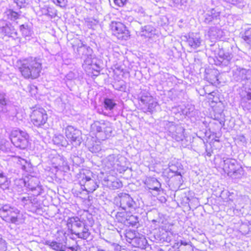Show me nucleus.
<instances>
[{
	"label": "nucleus",
	"instance_id": "4be33fe9",
	"mask_svg": "<svg viewBox=\"0 0 251 251\" xmlns=\"http://www.w3.org/2000/svg\"><path fill=\"white\" fill-rule=\"evenodd\" d=\"M127 1V0H114V2L116 5L122 7L126 4Z\"/></svg>",
	"mask_w": 251,
	"mask_h": 251
},
{
	"label": "nucleus",
	"instance_id": "f257e3e1",
	"mask_svg": "<svg viewBox=\"0 0 251 251\" xmlns=\"http://www.w3.org/2000/svg\"><path fill=\"white\" fill-rule=\"evenodd\" d=\"M17 64L18 71L25 79L34 80L40 77L43 67L39 58L30 57L20 59Z\"/></svg>",
	"mask_w": 251,
	"mask_h": 251
},
{
	"label": "nucleus",
	"instance_id": "ddd939ff",
	"mask_svg": "<svg viewBox=\"0 0 251 251\" xmlns=\"http://www.w3.org/2000/svg\"><path fill=\"white\" fill-rule=\"evenodd\" d=\"M104 107L105 109L112 110L117 105L113 99L105 98L103 101Z\"/></svg>",
	"mask_w": 251,
	"mask_h": 251
},
{
	"label": "nucleus",
	"instance_id": "412c9836",
	"mask_svg": "<svg viewBox=\"0 0 251 251\" xmlns=\"http://www.w3.org/2000/svg\"><path fill=\"white\" fill-rule=\"evenodd\" d=\"M28 90L27 91L29 96L33 97L37 94V87L35 86L30 85L28 86Z\"/></svg>",
	"mask_w": 251,
	"mask_h": 251
},
{
	"label": "nucleus",
	"instance_id": "f03ea898",
	"mask_svg": "<svg viewBox=\"0 0 251 251\" xmlns=\"http://www.w3.org/2000/svg\"><path fill=\"white\" fill-rule=\"evenodd\" d=\"M66 226L70 230V233L76 235L79 238L85 240L90 235L86 225L78 217H69L67 220Z\"/></svg>",
	"mask_w": 251,
	"mask_h": 251
},
{
	"label": "nucleus",
	"instance_id": "423d86ee",
	"mask_svg": "<svg viewBox=\"0 0 251 251\" xmlns=\"http://www.w3.org/2000/svg\"><path fill=\"white\" fill-rule=\"evenodd\" d=\"M10 138L15 146L22 149L26 148L29 144V135L27 133L19 129L11 131Z\"/></svg>",
	"mask_w": 251,
	"mask_h": 251
},
{
	"label": "nucleus",
	"instance_id": "bb28decb",
	"mask_svg": "<svg viewBox=\"0 0 251 251\" xmlns=\"http://www.w3.org/2000/svg\"><path fill=\"white\" fill-rule=\"evenodd\" d=\"M75 244L76 245V246L75 247L70 246L68 247V249L71 250L72 251H77V249H78V246L77 245V241H75Z\"/></svg>",
	"mask_w": 251,
	"mask_h": 251
},
{
	"label": "nucleus",
	"instance_id": "72a5a7b5",
	"mask_svg": "<svg viewBox=\"0 0 251 251\" xmlns=\"http://www.w3.org/2000/svg\"><path fill=\"white\" fill-rule=\"evenodd\" d=\"M104 251V250H98V251Z\"/></svg>",
	"mask_w": 251,
	"mask_h": 251
},
{
	"label": "nucleus",
	"instance_id": "9d476101",
	"mask_svg": "<svg viewBox=\"0 0 251 251\" xmlns=\"http://www.w3.org/2000/svg\"><path fill=\"white\" fill-rule=\"evenodd\" d=\"M91 128L93 131L98 133L102 132H107V129L110 128V127L104 122H95L92 125Z\"/></svg>",
	"mask_w": 251,
	"mask_h": 251
},
{
	"label": "nucleus",
	"instance_id": "cd10ccee",
	"mask_svg": "<svg viewBox=\"0 0 251 251\" xmlns=\"http://www.w3.org/2000/svg\"><path fill=\"white\" fill-rule=\"evenodd\" d=\"M116 184L118 185V187L119 188L121 187L122 186V183L120 181H114L113 182V185H114L115 184Z\"/></svg>",
	"mask_w": 251,
	"mask_h": 251
},
{
	"label": "nucleus",
	"instance_id": "7c9ffc66",
	"mask_svg": "<svg viewBox=\"0 0 251 251\" xmlns=\"http://www.w3.org/2000/svg\"><path fill=\"white\" fill-rule=\"evenodd\" d=\"M175 174H176V175H177V176H180V173H178V172H175Z\"/></svg>",
	"mask_w": 251,
	"mask_h": 251
},
{
	"label": "nucleus",
	"instance_id": "6e6552de",
	"mask_svg": "<svg viewBox=\"0 0 251 251\" xmlns=\"http://www.w3.org/2000/svg\"><path fill=\"white\" fill-rule=\"evenodd\" d=\"M173 248L177 251H194V246L191 242H186L182 241L175 243Z\"/></svg>",
	"mask_w": 251,
	"mask_h": 251
},
{
	"label": "nucleus",
	"instance_id": "1a4fd4ad",
	"mask_svg": "<svg viewBox=\"0 0 251 251\" xmlns=\"http://www.w3.org/2000/svg\"><path fill=\"white\" fill-rule=\"evenodd\" d=\"M185 42L190 49L195 50L200 47L201 43V39L200 37L188 35L185 36Z\"/></svg>",
	"mask_w": 251,
	"mask_h": 251
},
{
	"label": "nucleus",
	"instance_id": "473e14b6",
	"mask_svg": "<svg viewBox=\"0 0 251 251\" xmlns=\"http://www.w3.org/2000/svg\"><path fill=\"white\" fill-rule=\"evenodd\" d=\"M230 173H232L234 174V173H236V171H234L232 172H230Z\"/></svg>",
	"mask_w": 251,
	"mask_h": 251
},
{
	"label": "nucleus",
	"instance_id": "39448f33",
	"mask_svg": "<svg viewBox=\"0 0 251 251\" xmlns=\"http://www.w3.org/2000/svg\"><path fill=\"white\" fill-rule=\"evenodd\" d=\"M30 123L37 128L42 127L48 121L46 110L42 107L34 108L29 115Z\"/></svg>",
	"mask_w": 251,
	"mask_h": 251
},
{
	"label": "nucleus",
	"instance_id": "4468645a",
	"mask_svg": "<svg viewBox=\"0 0 251 251\" xmlns=\"http://www.w3.org/2000/svg\"><path fill=\"white\" fill-rule=\"evenodd\" d=\"M6 15L8 19L10 20H16L20 18V14L13 9H9L6 11Z\"/></svg>",
	"mask_w": 251,
	"mask_h": 251
},
{
	"label": "nucleus",
	"instance_id": "aec40b11",
	"mask_svg": "<svg viewBox=\"0 0 251 251\" xmlns=\"http://www.w3.org/2000/svg\"><path fill=\"white\" fill-rule=\"evenodd\" d=\"M52 1L54 4L61 8H65L67 6V0H52Z\"/></svg>",
	"mask_w": 251,
	"mask_h": 251
},
{
	"label": "nucleus",
	"instance_id": "f3484780",
	"mask_svg": "<svg viewBox=\"0 0 251 251\" xmlns=\"http://www.w3.org/2000/svg\"><path fill=\"white\" fill-rule=\"evenodd\" d=\"M8 186V181L7 178L4 176L2 173H0V187L7 188Z\"/></svg>",
	"mask_w": 251,
	"mask_h": 251
},
{
	"label": "nucleus",
	"instance_id": "0eeeda50",
	"mask_svg": "<svg viewBox=\"0 0 251 251\" xmlns=\"http://www.w3.org/2000/svg\"><path fill=\"white\" fill-rule=\"evenodd\" d=\"M20 211L18 209L7 205L0 208V217L6 222L15 224L19 219Z\"/></svg>",
	"mask_w": 251,
	"mask_h": 251
},
{
	"label": "nucleus",
	"instance_id": "f704fd0d",
	"mask_svg": "<svg viewBox=\"0 0 251 251\" xmlns=\"http://www.w3.org/2000/svg\"><path fill=\"white\" fill-rule=\"evenodd\" d=\"M135 240L138 241V240H139V239L138 238H135Z\"/></svg>",
	"mask_w": 251,
	"mask_h": 251
},
{
	"label": "nucleus",
	"instance_id": "2f4dec72",
	"mask_svg": "<svg viewBox=\"0 0 251 251\" xmlns=\"http://www.w3.org/2000/svg\"><path fill=\"white\" fill-rule=\"evenodd\" d=\"M173 173V172L171 170H170L169 171L168 173Z\"/></svg>",
	"mask_w": 251,
	"mask_h": 251
},
{
	"label": "nucleus",
	"instance_id": "393cba45",
	"mask_svg": "<svg viewBox=\"0 0 251 251\" xmlns=\"http://www.w3.org/2000/svg\"><path fill=\"white\" fill-rule=\"evenodd\" d=\"M15 2L18 5L21 7L26 2V0H15Z\"/></svg>",
	"mask_w": 251,
	"mask_h": 251
},
{
	"label": "nucleus",
	"instance_id": "dca6fc26",
	"mask_svg": "<svg viewBox=\"0 0 251 251\" xmlns=\"http://www.w3.org/2000/svg\"><path fill=\"white\" fill-rule=\"evenodd\" d=\"M126 212L125 211L118 212L115 216L116 219L119 223H123L127 220ZM129 220H127L128 221Z\"/></svg>",
	"mask_w": 251,
	"mask_h": 251
},
{
	"label": "nucleus",
	"instance_id": "5701e85b",
	"mask_svg": "<svg viewBox=\"0 0 251 251\" xmlns=\"http://www.w3.org/2000/svg\"><path fill=\"white\" fill-rule=\"evenodd\" d=\"M152 183H157L158 184V186H155L153 187L152 188H150V189L153 191H159V189L161 187V184L159 183V182L156 179H154L152 180Z\"/></svg>",
	"mask_w": 251,
	"mask_h": 251
},
{
	"label": "nucleus",
	"instance_id": "6ab92c4d",
	"mask_svg": "<svg viewBox=\"0 0 251 251\" xmlns=\"http://www.w3.org/2000/svg\"><path fill=\"white\" fill-rule=\"evenodd\" d=\"M242 38L248 44H251V27L245 31Z\"/></svg>",
	"mask_w": 251,
	"mask_h": 251
},
{
	"label": "nucleus",
	"instance_id": "20e7f679",
	"mask_svg": "<svg viewBox=\"0 0 251 251\" xmlns=\"http://www.w3.org/2000/svg\"><path fill=\"white\" fill-rule=\"evenodd\" d=\"M112 35L120 41H126L130 38V31L122 22L113 21L109 25Z\"/></svg>",
	"mask_w": 251,
	"mask_h": 251
},
{
	"label": "nucleus",
	"instance_id": "7ed1b4c3",
	"mask_svg": "<svg viewBox=\"0 0 251 251\" xmlns=\"http://www.w3.org/2000/svg\"><path fill=\"white\" fill-rule=\"evenodd\" d=\"M92 175L88 170H82L77 175L78 184L83 191L87 192V194L93 192L99 187L97 182L92 179Z\"/></svg>",
	"mask_w": 251,
	"mask_h": 251
},
{
	"label": "nucleus",
	"instance_id": "9b49d317",
	"mask_svg": "<svg viewBox=\"0 0 251 251\" xmlns=\"http://www.w3.org/2000/svg\"><path fill=\"white\" fill-rule=\"evenodd\" d=\"M76 131L73 127L69 126L65 130V135L67 138L70 141L75 142L77 140L78 136L76 135Z\"/></svg>",
	"mask_w": 251,
	"mask_h": 251
},
{
	"label": "nucleus",
	"instance_id": "a878e982",
	"mask_svg": "<svg viewBox=\"0 0 251 251\" xmlns=\"http://www.w3.org/2000/svg\"><path fill=\"white\" fill-rule=\"evenodd\" d=\"M130 218H133V219H135V221L133 222H129L128 223V224H129V226H134L137 223V219L136 218V217L133 216H131L130 217Z\"/></svg>",
	"mask_w": 251,
	"mask_h": 251
},
{
	"label": "nucleus",
	"instance_id": "c756f323",
	"mask_svg": "<svg viewBox=\"0 0 251 251\" xmlns=\"http://www.w3.org/2000/svg\"><path fill=\"white\" fill-rule=\"evenodd\" d=\"M132 233V232L131 231H130V230H129V231H127V232L126 233V238H127V237H128V235H130V234L131 233Z\"/></svg>",
	"mask_w": 251,
	"mask_h": 251
},
{
	"label": "nucleus",
	"instance_id": "a211bd4d",
	"mask_svg": "<svg viewBox=\"0 0 251 251\" xmlns=\"http://www.w3.org/2000/svg\"><path fill=\"white\" fill-rule=\"evenodd\" d=\"M215 93L214 92H211L208 94V96L206 97L207 102L209 104H211L213 103H216L217 100V97H215L214 95Z\"/></svg>",
	"mask_w": 251,
	"mask_h": 251
},
{
	"label": "nucleus",
	"instance_id": "c85d7f7f",
	"mask_svg": "<svg viewBox=\"0 0 251 251\" xmlns=\"http://www.w3.org/2000/svg\"><path fill=\"white\" fill-rule=\"evenodd\" d=\"M26 27V26L25 25H22L20 26V30L21 31H23L24 29H25Z\"/></svg>",
	"mask_w": 251,
	"mask_h": 251
},
{
	"label": "nucleus",
	"instance_id": "b1692460",
	"mask_svg": "<svg viewBox=\"0 0 251 251\" xmlns=\"http://www.w3.org/2000/svg\"><path fill=\"white\" fill-rule=\"evenodd\" d=\"M156 106V102H152V103L149 104V106H148L149 111L150 112H152L153 109L155 108Z\"/></svg>",
	"mask_w": 251,
	"mask_h": 251
},
{
	"label": "nucleus",
	"instance_id": "2eb2a0df",
	"mask_svg": "<svg viewBox=\"0 0 251 251\" xmlns=\"http://www.w3.org/2000/svg\"><path fill=\"white\" fill-rule=\"evenodd\" d=\"M14 163L18 166H20L22 169L24 170L26 169L25 164L26 161L25 159L20 157H15Z\"/></svg>",
	"mask_w": 251,
	"mask_h": 251
},
{
	"label": "nucleus",
	"instance_id": "f8f14e48",
	"mask_svg": "<svg viewBox=\"0 0 251 251\" xmlns=\"http://www.w3.org/2000/svg\"><path fill=\"white\" fill-rule=\"evenodd\" d=\"M45 245L48 246L50 248L55 251H65L63 249L61 244L56 241H46Z\"/></svg>",
	"mask_w": 251,
	"mask_h": 251
}]
</instances>
